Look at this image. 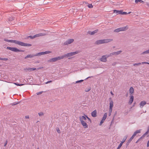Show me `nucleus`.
I'll return each mask as SVG.
<instances>
[{
  "label": "nucleus",
  "mask_w": 149,
  "mask_h": 149,
  "mask_svg": "<svg viewBox=\"0 0 149 149\" xmlns=\"http://www.w3.org/2000/svg\"><path fill=\"white\" fill-rule=\"evenodd\" d=\"M25 118L26 119H29V116H25Z\"/></svg>",
  "instance_id": "47"
},
{
  "label": "nucleus",
  "mask_w": 149,
  "mask_h": 149,
  "mask_svg": "<svg viewBox=\"0 0 149 149\" xmlns=\"http://www.w3.org/2000/svg\"><path fill=\"white\" fill-rule=\"evenodd\" d=\"M140 0H135V2L136 3H137L138 2H140Z\"/></svg>",
  "instance_id": "42"
},
{
  "label": "nucleus",
  "mask_w": 149,
  "mask_h": 149,
  "mask_svg": "<svg viewBox=\"0 0 149 149\" xmlns=\"http://www.w3.org/2000/svg\"><path fill=\"white\" fill-rule=\"evenodd\" d=\"M123 143V142H121V143H120L119 145L118 146V148H117V149H120V148L121 147V146H122Z\"/></svg>",
  "instance_id": "25"
},
{
  "label": "nucleus",
  "mask_w": 149,
  "mask_h": 149,
  "mask_svg": "<svg viewBox=\"0 0 149 149\" xmlns=\"http://www.w3.org/2000/svg\"><path fill=\"white\" fill-rule=\"evenodd\" d=\"M36 37V36H35V35L34 36H28L27 37V38H31V39H33Z\"/></svg>",
  "instance_id": "27"
},
{
  "label": "nucleus",
  "mask_w": 149,
  "mask_h": 149,
  "mask_svg": "<svg viewBox=\"0 0 149 149\" xmlns=\"http://www.w3.org/2000/svg\"><path fill=\"white\" fill-rule=\"evenodd\" d=\"M88 6L89 8H93V6L92 4H89L88 5Z\"/></svg>",
  "instance_id": "34"
},
{
  "label": "nucleus",
  "mask_w": 149,
  "mask_h": 149,
  "mask_svg": "<svg viewBox=\"0 0 149 149\" xmlns=\"http://www.w3.org/2000/svg\"><path fill=\"white\" fill-rule=\"evenodd\" d=\"M116 62H114V63H113L112 64V65L113 66H114V65H116Z\"/></svg>",
  "instance_id": "46"
},
{
  "label": "nucleus",
  "mask_w": 149,
  "mask_h": 149,
  "mask_svg": "<svg viewBox=\"0 0 149 149\" xmlns=\"http://www.w3.org/2000/svg\"><path fill=\"white\" fill-rule=\"evenodd\" d=\"M7 49H9L12 51L14 52H24V51L22 49H19L16 47H7Z\"/></svg>",
  "instance_id": "8"
},
{
  "label": "nucleus",
  "mask_w": 149,
  "mask_h": 149,
  "mask_svg": "<svg viewBox=\"0 0 149 149\" xmlns=\"http://www.w3.org/2000/svg\"><path fill=\"white\" fill-rule=\"evenodd\" d=\"M43 93V91H40L39 92L37 93L36 94L37 95H38L41 94Z\"/></svg>",
  "instance_id": "40"
},
{
  "label": "nucleus",
  "mask_w": 149,
  "mask_h": 149,
  "mask_svg": "<svg viewBox=\"0 0 149 149\" xmlns=\"http://www.w3.org/2000/svg\"><path fill=\"white\" fill-rule=\"evenodd\" d=\"M14 84L17 86H22L24 85L23 84H19L17 83H14Z\"/></svg>",
  "instance_id": "37"
},
{
  "label": "nucleus",
  "mask_w": 149,
  "mask_h": 149,
  "mask_svg": "<svg viewBox=\"0 0 149 149\" xmlns=\"http://www.w3.org/2000/svg\"><path fill=\"white\" fill-rule=\"evenodd\" d=\"M52 81H49L45 83V84H47L49 83H52Z\"/></svg>",
  "instance_id": "43"
},
{
  "label": "nucleus",
  "mask_w": 149,
  "mask_h": 149,
  "mask_svg": "<svg viewBox=\"0 0 149 149\" xmlns=\"http://www.w3.org/2000/svg\"><path fill=\"white\" fill-rule=\"evenodd\" d=\"M8 58H1L0 57V60L3 61H7L8 60Z\"/></svg>",
  "instance_id": "31"
},
{
  "label": "nucleus",
  "mask_w": 149,
  "mask_h": 149,
  "mask_svg": "<svg viewBox=\"0 0 149 149\" xmlns=\"http://www.w3.org/2000/svg\"><path fill=\"white\" fill-rule=\"evenodd\" d=\"M142 64H149V63L147 62H142L141 63Z\"/></svg>",
  "instance_id": "44"
},
{
  "label": "nucleus",
  "mask_w": 149,
  "mask_h": 149,
  "mask_svg": "<svg viewBox=\"0 0 149 149\" xmlns=\"http://www.w3.org/2000/svg\"><path fill=\"white\" fill-rule=\"evenodd\" d=\"M98 31V29H96L93 31H89L88 32V33L90 35H93L95 33H97Z\"/></svg>",
  "instance_id": "16"
},
{
  "label": "nucleus",
  "mask_w": 149,
  "mask_h": 149,
  "mask_svg": "<svg viewBox=\"0 0 149 149\" xmlns=\"http://www.w3.org/2000/svg\"><path fill=\"white\" fill-rule=\"evenodd\" d=\"M36 69V68H28L24 69L25 70H27L29 71H31L34 70Z\"/></svg>",
  "instance_id": "22"
},
{
  "label": "nucleus",
  "mask_w": 149,
  "mask_h": 149,
  "mask_svg": "<svg viewBox=\"0 0 149 149\" xmlns=\"http://www.w3.org/2000/svg\"><path fill=\"white\" fill-rule=\"evenodd\" d=\"M147 5L149 7V4L148 3H147Z\"/></svg>",
  "instance_id": "52"
},
{
  "label": "nucleus",
  "mask_w": 149,
  "mask_h": 149,
  "mask_svg": "<svg viewBox=\"0 0 149 149\" xmlns=\"http://www.w3.org/2000/svg\"><path fill=\"white\" fill-rule=\"evenodd\" d=\"M134 99V97L133 95H131L130 96V99L128 103L129 104H131L132 103Z\"/></svg>",
  "instance_id": "15"
},
{
  "label": "nucleus",
  "mask_w": 149,
  "mask_h": 149,
  "mask_svg": "<svg viewBox=\"0 0 149 149\" xmlns=\"http://www.w3.org/2000/svg\"><path fill=\"white\" fill-rule=\"evenodd\" d=\"M82 125L84 126V127L85 128H87L88 127V125L87 124L85 121H82L81 122Z\"/></svg>",
  "instance_id": "18"
},
{
  "label": "nucleus",
  "mask_w": 149,
  "mask_h": 149,
  "mask_svg": "<svg viewBox=\"0 0 149 149\" xmlns=\"http://www.w3.org/2000/svg\"><path fill=\"white\" fill-rule=\"evenodd\" d=\"M85 116L88 119L89 121H90V123H91V120L90 119V118H88L87 116L85 115Z\"/></svg>",
  "instance_id": "38"
},
{
  "label": "nucleus",
  "mask_w": 149,
  "mask_h": 149,
  "mask_svg": "<svg viewBox=\"0 0 149 149\" xmlns=\"http://www.w3.org/2000/svg\"><path fill=\"white\" fill-rule=\"evenodd\" d=\"M91 90V87H89L88 88L86 89L85 90V91L86 92H88L89 91Z\"/></svg>",
  "instance_id": "36"
},
{
  "label": "nucleus",
  "mask_w": 149,
  "mask_h": 149,
  "mask_svg": "<svg viewBox=\"0 0 149 149\" xmlns=\"http://www.w3.org/2000/svg\"><path fill=\"white\" fill-rule=\"evenodd\" d=\"M128 28V26L127 25L125 26L120 27L115 29L114 30V32H118L121 31H125L127 30Z\"/></svg>",
  "instance_id": "5"
},
{
  "label": "nucleus",
  "mask_w": 149,
  "mask_h": 149,
  "mask_svg": "<svg viewBox=\"0 0 149 149\" xmlns=\"http://www.w3.org/2000/svg\"><path fill=\"white\" fill-rule=\"evenodd\" d=\"M37 149H39V148H37Z\"/></svg>",
  "instance_id": "55"
},
{
  "label": "nucleus",
  "mask_w": 149,
  "mask_h": 149,
  "mask_svg": "<svg viewBox=\"0 0 149 149\" xmlns=\"http://www.w3.org/2000/svg\"><path fill=\"white\" fill-rule=\"evenodd\" d=\"M127 14V13L126 12H123V10H122L121 15H126Z\"/></svg>",
  "instance_id": "33"
},
{
  "label": "nucleus",
  "mask_w": 149,
  "mask_h": 149,
  "mask_svg": "<svg viewBox=\"0 0 149 149\" xmlns=\"http://www.w3.org/2000/svg\"><path fill=\"white\" fill-rule=\"evenodd\" d=\"M149 132V126L148 127V128L147 131L141 137H140L138 140L136 142V143L139 142L142 139H143L145 136L147 134L148 132Z\"/></svg>",
  "instance_id": "9"
},
{
  "label": "nucleus",
  "mask_w": 149,
  "mask_h": 149,
  "mask_svg": "<svg viewBox=\"0 0 149 149\" xmlns=\"http://www.w3.org/2000/svg\"><path fill=\"white\" fill-rule=\"evenodd\" d=\"M7 143V140H6L4 143V146H5Z\"/></svg>",
  "instance_id": "45"
},
{
  "label": "nucleus",
  "mask_w": 149,
  "mask_h": 149,
  "mask_svg": "<svg viewBox=\"0 0 149 149\" xmlns=\"http://www.w3.org/2000/svg\"><path fill=\"white\" fill-rule=\"evenodd\" d=\"M91 116L93 117H95L97 116V111L96 110H94L91 113Z\"/></svg>",
  "instance_id": "19"
},
{
  "label": "nucleus",
  "mask_w": 149,
  "mask_h": 149,
  "mask_svg": "<svg viewBox=\"0 0 149 149\" xmlns=\"http://www.w3.org/2000/svg\"><path fill=\"white\" fill-rule=\"evenodd\" d=\"M15 19V17H10L8 18V20L9 21H12L13 20Z\"/></svg>",
  "instance_id": "28"
},
{
  "label": "nucleus",
  "mask_w": 149,
  "mask_h": 149,
  "mask_svg": "<svg viewBox=\"0 0 149 149\" xmlns=\"http://www.w3.org/2000/svg\"><path fill=\"white\" fill-rule=\"evenodd\" d=\"M38 114L40 116H43L44 115L43 113L42 112L38 113Z\"/></svg>",
  "instance_id": "29"
},
{
  "label": "nucleus",
  "mask_w": 149,
  "mask_h": 149,
  "mask_svg": "<svg viewBox=\"0 0 149 149\" xmlns=\"http://www.w3.org/2000/svg\"><path fill=\"white\" fill-rule=\"evenodd\" d=\"M56 131L58 133H60V132H61L60 131L59 129V128H58L56 129Z\"/></svg>",
  "instance_id": "41"
},
{
  "label": "nucleus",
  "mask_w": 149,
  "mask_h": 149,
  "mask_svg": "<svg viewBox=\"0 0 149 149\" xmlns=\"http://www.w3.org/2000/svg\"><path fill=\"white\" fill-rule=\"evenodd\" d=\"M111 94L112 95H113V93H112V91H111Z\"/></svg>",
  "instance_id": "51"
},
{
  "label": "nucleus",
  "mask_w": 149,
  "mask_h": 149,
  "mask_svg": "<svg viewBox=\"0 0 149 149\" xmlns=\"http://www.w3.org/2000/svg\"><path fill=\"white\" fill-rule=\"evenodd\" d=\"M146 102L145 101H143L141 102L140 104V107L141 108H142L146 104Z\"/></svg>",
  "instance_id": "21"
},
{
  "label": "nucleus",
  "mask_w": 149,
  "mask_h": 149,
  "mask_svg": "<svg viewBox=\"0 0 149 149\" xmlns=\"http://www.w3.org/2000/svg\"><path fill=\"white\" fill-rule=\"evenodd\" d=\"M45 33H40L37 34L35 35V36H36V37H38L39 36H42L45 35Z\"/></svg>",
  "instance_id": "24"
},
{
  "label": "nucleus",
  "mask_w": 149,
  "mask_h": 149,
  "mask_svg": "<svg viewBox=\"0 0 149 149\" xmlns=\"http://www.w3.org/2000/svg\"><path fill=\"white\" fill-rule=\"evenodd\" d=\"M149 54V49L148 50H146V51L144 52H142L141 54Z\"/></svg>",
  "instance_id": "26"
},
{
  "label": "nucleus",
  "mask_w": 149,
  "mask_h": 149,
  "mask_svg": "<svg viewBox=\"0 0 149 149\" xmlns=\"http://www.w3.org/2000/svg\"><path fill=\"white\" fill-rule=\"evenodd\" d=\"M79 53V51H76L74 52H71L70 53H67L66 54H65L63 56H62L63 57V58H65L68 57H70L71 56H73L76 54H77Z\"/></svg>",
  "instance_id": "6"
},
{
  "label": "nucleus",
  "mask_w": 149,
  "mask_h": 149,
  "mask_svg": "<svg viewBox=\"0 0 149 149\" xmlns=\"http://www.w3.org/2000/svg\"><path fill=\"white\" fill-rule=\"evenodd\" d=\"M79 120L81 122L82 121H84V120H86V118L84 116L79 117Z\"/></svg>",
  "instance_id": "17"
},
{
  "label": "nucleus",
  "mask_w": 149,
  "mask_h": 149,
  "mask_svg": "<svg viewBox=\"0 0 149 149\" xmlns=\"http://www.w3.org/2000/svg\"><path fill=\"white\" fill-rule=\"evenodd\" d=\"M84 81V80H79V81H76V83H81V82L83 81Z\"/></svg>",
  "instance_id": "35"
},
{
  "label": "nucleus",
  "mask_w": 149,
  "mask_h": 149,
  "mask_svg": "<svg viewBox=\"0 0 149 149\" xmlns=\"http://www.w3.org/2000/svg\"><path fill=\"white\" fill-rule=\"evenodd\" d=\"M74 41L73 39H69L63 43V45H68L69 44H70L72 43Z\"/></svg>",
  "instance_id": "11"
},
{
  "label": "nucleus",
  "mask_w": 149,
  "mask_h": 149,
  "mask_svg": "<svg viewBox=\"0 0 149 149\" xmlns=\"http://www.w3.org/2000/svg\"><path fill=\"white\" fill-rule=\"evenodd\" d=\"M127 138V136H125L123 139L122 141L121 142H123V143L126 140Z\"/></svg>",
  "instance_id": "30"
},
{
  "label": "nucleus",
  "mask_w": 149,
  "mask_h": 149,
  "mask_svg": "<svg viewBox=\"0 0 149 149\" xmlns=\"http://www.w3.org/2000/svg\"><path fill=\"white\" fill-rule=\"evenodd\" d=\"M111 113H110V112H109V116H110V115L111 114Z\"/></svg>",
  "instance_id": "53"
},
{
  "label": "nucleus",
  "mask_w": 149,
  "mask_h": 149,
  "mask_svg": "<svg viewBox=\"0 0 149 149\" xmlns=\"http://www.w3.org/2000/svg\"><path fill=\"white\" fill-rule=\"evenodd\" d=\"M0 66H1V65H0Z\"/></svg>",
  "instance_id": "56"
},
{
  "label": "nucleus",
  "mask_w": 149,
  "mask_h": 149,
  "mask_svg": "<svg viewBox=\"0 0 149 149\" xmlns=\"http://www.w3.org/2000/svg\"><path fill=\"white\" fill-rule=\"evenodd\" d=\"M122 52V51H119L116 52H114L110 53L109 54V57L113 55H116L120 54Z\"/></svg>",
  "instance_id": "12"
},
{
  "label": "nucleus",
  "mask_w": 149,
  "mask_h": 149,
  "mask_svg": "<svg viewBox=\"0 0 149 149\" xmlns=\"http://www.w3.org/2000/svg\"><path fill=\"white\" fill-rule=\"evenodd\" d=\"M4 40L5 41L10 42L12 43H14L18 45L23 46H28L30 47L32 45L30 44L24 43L23 42L18 41L17 40H9L6 39H4Z\"/></svg>",
  "instance_id": "1"
},
{
  "label": "nucleus",
  "mask_w": 149,
  "mask_h": 149,
  "mask_svg": "<svg viewBox=\"0 0 149 149\" xmlns=\"http://www.w3.org/2000/svg\"><path fill=\"white\" fill-rule=\"evenodd\" d=\"M147 146L148 147L149 146V140L148 141L147 143Z\"/></svg>",
  "instance_id": "48"
},
{
  "label": "nucleus",
  "mask_w": 149,
  "mask_h": 149,
  "mask_svg": "<svg viewBox=\"0 0 149 149\" xmlns=\"http://www.w3.org/2000/svg\"><path fill=\"white\" fill-rule=\"evenodd\" d=\"M113 40L111 39H104L103 40H98L95 42L96 45H100L102 44L107 43L112 41Z\"/></svg>",
  "instance_id": "3"
},
{
  "label": "nucleus",
  "mask_w": 149,
  "mask_h": 149,
  "mask_svg": "<svg viewBox=\"0 0 149 149\" xmlns=\"http://www.w3.org/2000/svg\"><path fill=\"white\" fill-rule=\"evenodd\" d=\"M131 12H129L127 14H130Z\"/></svg>",
  "instance_id": "54"
},
{
  "label": "nucleus",
  "mask_w": 149,
  "mask_h": 149,
  "mask_svg": "<svg viewBox=\"0 0 149 149\" xmlns=\"http://www.w3.org/2000/svg\"><path fill=\"white\" fill-rule=\"evenodd\" d=\"M113 13H116L117 15L118 14H121L122 10H113Z\"/></svg>",
  "instance_id": "20"
},
{
  "label": "nucleus",
  "mask_w": 149,
  "mask_h": 149,
  "mask_svg": "<svg viewBox=\"0 0 149 149\" xmlns=\"http://www.w3.org/2000/svg\"><path fill=\"white\" fill-rule=\"evenodd\" d=\"M140 3H143V2H143V1L142 0H140Z\"/></svg>",
  "instance_id": "49"
},
{
  "label": "nucleus",
  "mask_w": 149,
  "mask_h": 149,
  "mask_svg": "<svg viewBox=\"0 0 149 149\" xmlns=\"http://www.w3.org/2000/svg\"><path fill=\"white\" fill-rule=\"evenodd\" d=\"M63 59V57L62 56H58L50 59L48 61L51 62H54Z\"/></svg>",
  "instance_id": "7"
},
{
  "label": "nucleus",
  "mask_w": 149,
  "mask_h": 149,
  "mask_svg": "<svg viewBox=\"0 0 149 149\" xmlns=\"http://www.w3.org/2000/svg\"><path fill=\"white\" fill-rule=\"evenodd\" d=\"M93 77V76L88 77H87V78H86V79H85V80L87 79H88V78H91V77Z\"/></svg>",
  "instance_id": "50"
},
{
  "label": "nucleus",
  "mask_w": 149,
  "mask_h": 149,
  "mask_svg": "<svg viewBox=\"0 0 149 149\" xmlns=\"http://www.w3.org/2000/svg\"><path fill=\"white\" fill-rule=\"evenodd\" d=\"M142 64L141 63H136L133 64L134 66H136V65H139Z\"/></svg>",
  "instance_id": "32"
},
{
  "label": "nucleus",
  "mask_w": 149,
  "mask_h": 149,
  "mask_svg": "<svg viewBox=\"0 0 149 149\" xmlns=\"http://www.w3.org/2000/svg\"><path fill=\"white\" fill-rule=\"evenodd\" d=\"M19 102H15L13 103V104H12V105H15L17 104H19Z\"/></svg>",
  "instance_id": "39"
},
{
  "label": "nucleus",
  "mask_w": 149,
  "mask_h": 149,
  "mask_svg": "<svg viewBox=\"0 0 149 149\" xmlns=\"http://www.w3.org/2000/svg\"><path fill=\"white\" fill-rule=\"evenodd\" d=\"M107 113H104V115L103 117H102V119L100 123V125H102V124L104 123V121L106 118L107 117Z\"/></svg>",
  "instance_id": "13"
},
{
  "label": "nucleus",
  "mask_w": 149,
  "mask_h": 149,
  "mask_svg": "<svg viewBox=\"0 0 149 149\" xmlns=\"http://www.w3.org/2000/svg\"><path fill=\"white\" fill-rule=\"evenodd\" d=\"M51 52L50 51H47L45 52H42L37 53L35 54H29L27 55L24 58L25 59H27L29 58H32L34 56H41V55H44L46 54L50 53Z\"/></svg>",
  "instance_id": "2"
},
{
  "label": "nucleus",
  "mask_w": 149,
  "mask_h": 149,
  "mask_svg": "<svg viewBox=\"0 0 149 149\" xmlns=\"http://www.w3.org/2000/svg\"><path fill=\"white\" fill-rule=\"evenodd\" d=\"M109 111L110 113H111L112 110V108L113 106V102L112 100L110 101L109 104Z\"/></svg>",
  "instance_id": "14"
},
{
  "label": "nucleus",
  "mask_w": 149,
  "mask_h": 149,
  "mask_svg": "<svg viewBox=\"0 0 149 149\" xmlns=\"http://www.w3.org/2000/svg\"><path fill=\"white\" fill-rule=\"evenodd\" d=\"M109 57V55L102 56L100 59V61L102 62H106L107 61V58Z\"/></svg>",
  "instance_id": "10"
},
{
  "label": "nucleus",
  "mask_w": 149,
  "mask_h": 149,
  "mask_svg": "<svg viewBox=\"0 0 149 149\" xmlns=\"http://www.w3.org/2000/svg\"><path fill=\"white\" fill-rule=\"evenodd\" d=\"M134 92V89L133 88L131 87L130 88V95L132 94Z\"/></svg>",
  "instance_id": "23"
},
{
  "label": "nucleus",
  "mask_w": 149,
  "mask_h": 149,
  "mask_svg": "<svg viewBox=\"0 0 149 149\" xmlns=\"http://www.w3.org/2000/svg\"><path fill=\"white\" fill-rule=\"evenodd\" d=\"M141 132V130H138L136 131L134 133L133 135L131 136V137L130 139L128 141L126 145L127 146H128L130 142L132 141V140L134 138V137L136 136V134H137L140 133Z\"/></svg>",
  "instance_id": "4"
}]
</instances>
